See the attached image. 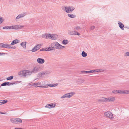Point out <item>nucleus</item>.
<instances>
[{
	"instance_id": "obj_1",
	"label": "nucleus",
	"mask_w": 129,
	"mask_h": 129,
	"mask_svg": "<svg viewBox=\"0 0 129 129\" xmlns=\"http://www.w3.org/2000/svg\"><path fill=\"white\" fill-rule=\"evenodd\" d=\"M32 72L29 70H24L21 71L18 73V75L21 77H26L28 75L31 74Z\"/></svg>"
},
{
	"instance_id": "obj_2",
	"label": "nucleus",
	"mask_w": 129,
	"mask_h": 129,
	"mask_svg": "<svg viewBox=\"0 0 129 129\" xmlns=\"http://www.w3.org/2000/svg\"><path fill=\"white\" fill-rule=\"evenodd\" d=\"M105 71L106 69H100L92 70L89 71H81V72L85 73H92L103 72Z\"/></svg>"
},
{
	"instance_id": "obj_3",
	"label": "nucleus",
	"mask_w": 129,
	"mask_h": 129,
	"mask_svg": "<svg viewBox=\"0 0 129 129\" xmlns=\"http://www.w3.org/2000/svg\"><path fill=\"white\" fill-rule=\"evenodd\" d=\"M10 121L12 123L15 124L21 123L22 122V119L19 118H11Z\"/></svg>"
},
{
	"instance_id": "obj_4",
	"label": "nucleus",
	"mask_w": 129,
	"mask_h": 129,
	"mask_svg": "<svg viewBox=\"0 0 129 129\" xmlns=\"http://www.w3.org/2000/svg\"><path fill=\"white\" fill-rule=\"evenodd\" d=\"M40 67L38 66L35 67L31 70L32 73H36L40 71Z\"/></svg>"
},
{
	"instance_id": "obj_5",
	"label": "nucleus",
	"mask_w": 129,
	"mask_h": 129,
	"mask_svg": "<svg viewBox=\"0 0 129 129\" xmlns=\"http://www.w3.org/2000/svg\"><path fill=\"white\" fill-rule=\"evenodd\" d=\"M41 45L42 44H41L37 45L32 49L31 50L33 52H35L37 51L40 48Z\"/></svg>"
},
{
	"instance_id": "obj_6",
	"label": "nucleus",
	"mask_w": 129,
	"mask_h": 129,
	"mask_svg": "<svg viewBox=\"0 0 129 129\" xmlns=\"http://www.w3.org/2000/svg\"><path fill=\"white\" fill-rule=\"evenodd\" d=\"M58 42H55L51 44V46L52 47L53 50L58 49Z\"/></svg>"
},
{
	"instance_id": "obj_7",
	"label": "nucleus",
	"mask_w": 129,
	"mask_h": 129,
	"mask_svg": "<svg viewBox=\"0 0 129 129\" xmlns=\"http://www.w3.org/2000/svg\"><path fill=\"white\" fill-rule=\"evenodd\" d=\"M49 39L52 40H56L57 39L58 36L56 35L49 34Z\"/></svg>"
},
{
	"instance_id": "obj_8",
	"label": "nucleus",
	"mask_w": 129,
	"mask_h": 129,
	"mask_svg": "<svg viewBox=\"0 0 129 129\" xmlns=\"http://www.w3.org/2000/svg\"><path fill=\"white\" fill-rule=\"evenodd\" d=\"M3 48H8L11 49H15L16 47L14 46L13 47H11L10 45L8 44H3Z\"/></svg>"
},
{
	"instance_id": "obj_9",
	"label": "nucleus",
	"mask_w": 129,
	"mask_h": 129,
	"mask_svg": "<svg viewBox=\"0 0 129 129\" xmlns=\"http://www.w3.org/2000/svg\"><path fill=\"white\" fill-rule=\"evenodd\" d=\"M106 101L109 102H114L115 99V98L113 96H110L106 98Z\"/></svg>"
},
{
	"instance_id": "obj_10",
	"label": "nucleus",
	"mask_w": 129,
	"mask_h": 129,
	"mask_svg": "<svg viewBox=\"0 0 129 129\" xmlns=\"http://www.w3.org/2000/svg\"><path fill=\"white\" fill-rule=\"evenodd\" d=\"M75 8L72 6H69L66 11V12L67 13H70L72 12L74 9Z\"/></svg>"
},
{
	"instance_id": "obj_11",
	"label": "nucleus",
	"mask_w": 129,
	"mask_h": 129,
	"mask_svg": "<svg viewBox=\"0 0 129 129\" xmlns=\"http://www.w3.org/2000/svg\"><path fill=\"white\" fill-rule=\"evenodd\" d=\"M55 104H53V103H51L49 104H47L45 106V107L47 108L50 109L53 108L55 107Z\"/></svg>"
},
{
	"instance_id": "obj_12",
	"label": "nucleus",
	"mask_w": 129,
	"mask_h": 129,
	"mask_svg": "<svg viewBox=\"0 0 129 129\" xmlns=\"http://www.w3.org/2000/svg\"><path fill=\"white\" fill-rule=\"evenodd\" d=\"M14 27V29H19L22 28L23 27H24V26L21 25H16L14 26H13Z\"/></svg>"
},
{
	"instance_id": "obj_13",
	"label": "nucleus",
	"mask_w": 129,
	"mask_h": 129,
	"mask_svg": "<svg viewBox=\"0 0 129 129\" xmlns=\"http://www.w3.org/2000/svg\"><path fill=\"white\" fill-rule=\"evenodd\" d=\"M37 60L38 62L40 64H43L45 62L44 59L40 58H38Z\"/></svg>"
},
{
	"instance_id": "obj_14",
	"label": "nucleus",
	"mask_w": 129,
	"mask_h": 129,
	"mask_svg": "<svg viewBox=\"0 0 129 129\" xmlns=\"http://www.w3.org/2000/svg\"><path fill=\"white\" fill-rule=\"evenodd\" d=\"M47 73L45 71H42L41 72L39 73L38 75V77L40 78L44 75L47 74Z\"/></svg>"
},
{
	"instance_id": "obj_15",
	"label": "nucleus",
	"mask_w": 129,
	"mask_h": 129,
	"mask_svg": "<svg viewBox=\"0 0 129 129\" xmlns=\"http://www.w3.org/2000/svg\"><path fill=\"white\" fill-rule=\"evenodd\" d=\"M118 23L119 25V26L121 29L122 30H124V29L123 28V27H124V25L120 21H119Z\"/></svg>"
},
{
	"instance_id": "obj_16",
	"label": "nucleus",
	"mask_w": 129,
	"mask_h": 129,
	"mask_svg": "<svg viewBox=\"0 0 129 129\" xmlns=\"http://www.w3.org/2000/svg\"><path fill=\"white\" fill-rule=\"evenodd\" d=\"M19 40L18 39H15L13 41L10 45H14L16 44L17 43H19Z\"/></svg>"
},
{
	"instance_id": "obj_17",
	"label": "nucleus",
	"mask_w": 129,
	"mask_h": 129,
	"mask_svg": "<svg viewBox=\"0 0 129 129\" xmlns=\"http://www.w3.org/2000/svg\"><path fill=\"white\" fill-rule=\"evenodd\" d=\"M25 13H23V14H19L16 17V19H19L21 17H22L25 16Z\"/></svg>"
},
{
	"instance_id": "obj_18",
	"label": "nucleus",
	"mask_w": 129,
	"mask_h": 129,
	"mask_svg": "<svg viewBox=\"0 0 129 129\" xmlns=\"http://www.w3.org/2000/svg\"><path fill=\"white\" fill-rule=\"evenodd\" d=\"M49 34H44L42 35V37L43 38L46 39H48L49 38Z\"/></svg>"
},
{
	"instance_id": "obj_19",
	"label": "nucleus",
	"mask_w": 129,
	"mask_h": 129,
	"mask_svg": "<svg viewBox=\"0 0 129 129\" xmlns=\"http://www.w3.org/2000/svg\"><path fill=\"white\" fill-rule=\"evenodd\" d=\"M106 99V98L104 97H103L101 99H99L98 101L99 102H107Z\"/></svg>"
},
{
	"instance_id": "obj_20",
	"label": "nucleus",
	"mask_w": 129,
	"mask_h": 129,
	"mask_svg": "<svg viewBox=\"0 0 129 129\" xmlns=\"http://www.w3.org/2000/svg\"><path fill=\"white\" fill-rule=\"evenodd\" d=\"M26 42H22L20 44V45L22 46L24 48H26Z\"/></svg>"
},
{
	"instance_id": "obj_21",
	"label": "nucleus",
	"mask_w": 129,
	"mask_h": 129,
	"mask_svg": "<svg viewBox=\"0 0 129 129\" xmlns=\"http://www.w3.org/2000/svg\"><path fill=\"white\" fill-rule=\"evenodd\" d=\"M84 80L83 79H78L77 81V83H82L83 82Z\"/></svg>"
},
{
	"instance_id": "obj_22",
	"label": "nucleus",
	"mask_w": 129,
	"mask_h": 129,
	"mask_svg": "<svg viewBox=\"0 0 129 129\" xmlns=\"http://www.w3.org/2000/svg\"><path fill=\"white\" fill-rule=\"evenodd\" d=\"M34 85H35V86L34 87H44V86H38V85H39L40 83H34Z\"/></svg>"
},
{
	"instance_id": "obj_23",
	"label": "nucleus",
	"mask_w": 129,
	"mask_h": 129,
	"mask_svg": "<svg viewBox=\"0 0 129 129\" xmlns=\"http://www.w3.org/2000/svg\"><path fill=\"white\" fill-rule=\"evenodd\" d=\"M9 82H5L2 83L1 85V86H5L6 85L9 86Z\"/></svg>"
},
{
	"instance_id": "obj_24",
	"label": "nucleus",
	"mask_w": 129,
	"mask_h": 129,
	"mask_svg": "<svg viewBox=\"0 0 129 129\" xmlns=\"http://www.w3.org/2000/svg\"><path fill=\"white\" fill-rule=\"evenodd\" d=\"M111 114V112L110 111H107L104 113L105 115L107 117L109 116V115Z\"/></svg>"
},
{
	"instance_id": "obj_25",
	"label": "nucleus",
	"mask_w": 129,
	"mask_h": 129,
	"mask_svg": "<svg viewBox=\"0 0 129 129\" xmlns=\"http://www.w3.org/2000/svg\"><path fill=\"white\" fill-rule=\"evenodd\" d=\"M62 43L63 44L66 45L68 43L69 41L67 40H63Z\"/></svg>"
},
{
	"instance_id": "obj_26",
	"label": "nucleus",
	"mask_w": 129,
	"mask_h": 129,
	"mask_svg": "<svg viewBox=\"0 0 129 129\" xmlns=\"http://www.w3.org/2000/svg\"><path fill=\"white\" fill-rule=\"evenodd\" d=\"M81 55L82 57H85L87 56V54L84 51H83L81 54Z\"/></svg>"
},
{
	"instance_id": "obj_27",
	"label": "nucleus",
	"mask_w": 129,
	"mask_h": 129,
	"mask_svg": "<svg viewBox=\"0 0 129 129\" xmlns=\"http://www.w3.org/2000/svg\"><path fill=\"white\" fill-rule=\"evenodd\" d=\"M68 16L71 18H74L76 17V16L73 14H68Z\"/></svg>"
},
{
	"instance_id": "obj_28",
	"label": "nucleus",
	"mask_w": 129,
	"mask_h": 129,
	"mask_svg": "<svg viewBox=\"0 0 129 129\" xmlns=\"http://www.w3.org/2000/svg\"><path fill=\"white\" fill-rule=\"evenodd\" d=\"M62 9V10L64 11H66V10L67 9L68 7H66L64 6H63L61 7Z\"/></svg>"
},
{
	"instance_id": "obj_29",
	"label": "nucleus",
	"mask_w": 129,
	"mask_h": 129,
	"mask_svg": "<svg viewBox=\"0 0 129 129\" xmlns=\"http://www.w3.org/2000/svg\"><path fill=\"white\" fill-rule=\"evenodd\" d=\"M81 28L79 26H77L75 27L74 28V30H78L79 29H81Z\"/></svg>"
},
{
	"instance_id": "obj_30",
	"label": "nucleus",
	"mask_w": 129,
	"mask_h": 129,
	"mask_svg": "<svg viewBox=\"0 0 129 129\" xmlns=\"http://www.w3.org/2000/svg\"><path fill=\"white\" fill-rule=\"evenodd\" d=\"M108 117L111 119H113V116L112 114L111 113V114L109 116H108Z\"/></svg>"
},
{
	"instance_id": "obj_31",
	"label": "nucleus",
	"mask_w": 129,
	"mask_h": 129,
	"mask_svg": "<svg viewBox=\"0 0 129 129\" xmlns=\"http://www.w3.org/2000/svg\"><path fill=\"white\" fill-rule=\"evenodd\" d=\"M13 78V76H11L7 78L6 79L7 80H11Z\"/></svg>"
},
{
	"instance_id": "obj_32",
	"label": "nucleus",
	"mask_w": 129,
	"mask_h": 129,
	"mask_svg": "<svg viewBox=\"0 0 129 129\" xmlns=\"http://www.w3.org/2000/svg\"><path fill=\"white\" fill-rule=\"evenodd\" d=\"M74 35H77L78 36L80 35V34L79 33L77 32L76 30H74Z\"/></svg>"
},
{
	"instance_id": "obj_33",
	"label": "nucleus",
	"mask_w": 129,
	"mask_h": 129,
	"mask_svg": "<svg viewBox=\"0 0 129 129\" xmlns=\"http://www.w3.org/2000/svg\"><path fill=\"white\" fill-rule=\"evenodd\" d=\"M123 93L124 94H129V90H124L123 91Z\"/></svg>"
},
{
	"instance_id": "obj_34",
	"label": "nucleus",
	"mask_w": 129,
	"mask_h": 129,
	"mask_svg": "<svg viewBox=\"0 0 129 129\" xmlns=\"http://www.w3.org/2000/svg\"><path fill=\"white\" fill-rule=\"evenodd\" d=\"M74 31H71L70 30H69L68 31V33L70 35H74Z\"/></svg>"
},
{
	"instance_id": "obj_35",
	"label": "nucleus",
	"mask_w": 129,
	"mask_h": 129,
	"mask_svg": "<svg viewBox=\"0 0 129 129\" xmlns=\"http://www.w3.org/2000/svg\"><path fill=\"white\" fill-rule=\"evenodd\" d=\"M1 101H2V104L7 103L8 102L7 100H1Z\"/></svg>"
},
{
	"instance_id": "obj_36",
	"label": "nucleus",
	"mask_w": 129,
	"mask_h": 129,
	"mask_svg": "<svg viewBox=\"0 0 129 129\" xmlns=\"http://www.w3.org/2000/svg\"><path fill=\"white\" fill-rule=\"evenodd\" d=\"M48 51L53 50V48L51 46V47H47Z\"/></svg>"
},
{
	"instance_id": "obj_37",
	"label": "nucleus",
	"mask_w": 129,
	"mask_h": 129,
	"mask_svg": "<svg viewBox=\"0 0 129 129\" xmlns=\"http://www.w3.org/2000/svg\"><path fill=\"white\" fill-rule=\"evenodd\" d=\"M118 90H113L112 92L114 93H118Z\"/></svg>"
},
{
	"instance_id": "obj_38",
	"label": "nucleus",
	"mask_w": 129,
	"mask_h": 129,
	"mask_svg": "<svg viewBox=\"0 0 129 129\" xmlns=\"http://www.w3.org/2000/svg\"><path fill=\"white\" fill-rule=\"evenodd\" d=\"M65 94L66 95V98L67 97V98H70L71 97V96H71V95H70L69 94V93H68L66 94Z\"/></svg>"
},
{
	"instance_id": "obj_39",
	"label": "nucleus",
	"mask_w": 129,
	"mask_h": 129,
	"mask_svg": "<svg viewBox=\"0 0 129 129\" xmlns=\"http://www.w3.org/2000/svg\"><path fill=\"white\" fill-rule=\"evenodd\" d=\"M8 29H14V27H13V26H8Z\"/></svg>"
},
{
	"instance_id": "obj_40",
	"label": "nucleus",
	"mask_w": 129,
	"mask_h": 129,
	"mask_svg": "<svg viewBox=\"0 0 129 129\" xmlns=\"http://www.w3.org/2000/svg\"><path fill=\"white\" fill-rule=\"evenodd\" d=\"M58 49H61V47L62 46L59 43H58Z\"/></svg>"
},
{
	"instance_id": "obj_41",
	"label": "nucleus",
	"mask_w": 129,
	"mask_h": 129,
	"mask_svg": "<svg viewBox=\"0 0 129 129\" xmlns=\"http://www.w3.org/2000/svg\"><path fill=\"white\" fill-rule=\"evenodd\" d=\"M124 56H129V52H128L125 53L124 54Z\"/></svg>"
},
{
	"instance_id": "obj_42",
	"label": "nucleus",
	"mask_w": 129,
	"mask_h": 129,
	"mask_svg": "<svg viewBox=\"0 0 129 129\" xmlns=\"http://www.w3.org/2000/svg\"><path fill=\"white\" fill-rule=\"evenodd\" d=\"M69 93V94L70 95H71L70 96L71 97L75 94V93L74 92H72Z\"/></svg>"
},
{
	"instance_id": "obj_43",
	"label": "nucleus",
	"mask_w": 129,
	"mask_h": 129,
	"mask_svg": "<svg viewBox=\"0 0 129 129\" xmlns=\"http://www.w3.org/2000/svg\"><path fill=\"white\" fill-rule=\"evenodd\" d=\"M8 26H6L3 27V29H8Z\"/></svg>"
},
{
	"instance_id": "obj_44",
	"label": "nucleus",
	"mask_w": 129,
	"mask_h": 129,
	"mask_svg": "<svg viewBox=\"0 0 129 129\" xmlns=\"http://www.w3.org/2000/svg\"><path fill=\"white\" fill-rule=\"evenodd\" d=\"M3 21V20L2 19V17H0V24L2 23Z\"/></svg>"
},
{
	"instance_id": "obj_45",
	"label": "nucleus",
	"mask_w": 129,
	"mask_h": 129,
	"mask_svg": "<svg viewBox=\"0 0 129 129\" xmlns=\"http://www.w3.org/2000/svg\"><path fill=\"white\" fill-rule=\"evenodd\" d=\"M118 90V93L120 94L123 93V91H122L121 90Z\"/></svg>"
},
{
	"instance_id": "obj_46",
	"label": "nucleus",
	"mask_w": 129,
	"mask_h": 129,
	"mask_svg": "<svg viewBox=\"0 0 129 129\" xmlns=\"http://www.w3.org/2000/svg\"><path fill=\"white\" fill-rule=\"evenodd\" d=\"M0 47L3 48V43L0 44Z\"/></svg>"
},
{
	"instance_id": "obj_47",
	"label": "nucleus",
	"mask_w": 129,
	"mask_h": 129,
	"mask_svg": "<svg viewBox=\"0 0 129 129\" xmlns=\"http://www.w3.org/2000/svg\"><path fill=\"white\" fill-rule=\"evenodd\" d=\"M47 85H48V86H50V87H53V84H48Z\"/></svg>"
},
{
	"instance_id": "obj_48",
	"label": "nucleus",
	"mask_w": 129,
	"mask_h": 129,
	"mask_svg": "<svg viewBox=\"0 0 129 129\" xmlns=\"http://www.w3.org/2000/svg\"><path fill=\"white\" fill-rule=\"evenodd\" d=\"M58 85L57 83L54 84H53L52 85L53 87H55L57 86Z\"/></svg>"
},
{
	"instance_id": "obj_49",
	"label": "nucleus",
	"mask_w": 129,
	"mask_h": 129,
	"mask_svg": "<svg viewBox=\"0 0 129 129\" xmlns=\"http://www.w3.org/2000/svg\"><path fill=\"white\" fill-rule=\"evenodd\" d=\"M95 28V27L94 26H92L90 28L92 30L94 29Z\"/></svg>"
},
{
	"instance_id": "obj_50",
	"label": "nucleus",
	"mask_w": 129,
	"mask_h": 129,
	"mask_svg": "<svg viewBox=\"0 0 129 129\" xmlns=\"http://www.w3.org/2000/svg\"><path fill=\"white\" fill-rule=\"evenodd\" d=\"M15 83H10L9 82V85H14V84H15Z\"/></svg>"
},
{
	"instance_id": "obj_51",
	"label": "nucleus",
	"mask_w": 129,
	"mask_h": 129,
	"mask_svg": "<svg viewBox=\"0 0 129 129\" xmlns=\"http://www.w3.org/2000/svg\"><path fill=\"white\" fill-rule=\"evenodd\" d=\"M44 51H48L47 48H44Z\"/></svg>"
},
{
	"instance_id": "obj_52",
	"label": "nucleus",
	"mask_w": 129,
	"mask_h": 129,
	"mask_svg": "<svg viewBox=\"0 0 129 129\" xmlns=\"http://www.w3.org/2000/svg\"><path fill=\"white\" fill-rule=\"evenodd\" d=\"M66 96L65 94H64V95H63L62 96H61V98H66Z\"/></svg>"
},
{
	"instance_id": "obj_53",
	"label": "nucleus",
	"mask_w": 129,
	"mask_h": 129,
	"mask_svg": "<svg viewBox=\"0 0 129 129\" xmlns=\"http://www.w3.org/2000/svg\"><path fill=\"white\" fill-rule=\"evenodd\" d=\"M5 54V53H2L1 52H0V56L1 55H2L3 54Z\"/></svg>"
},
{
	"instance_id": "obj_54",
	"label": "nucleus",
	"mask_w": 129,
	"mask_h": 129,
	"mask_svg": "<svg viewBox=\"0 0 129 129\" xmlns=\"http://www.w3.org/2000/svg\"><path fill=\"white\" fill-rule=\"evenodd\" d=\"M34 83H31L30 84V85H31V86H35V85H34V84H35Z\"/></svg>"
},
{
	"instance_id": "obj_55",
	"label": "nucleus",
	"mask_w": 129,
	"mask_h": 129,
	"mask_svg": "<svg viewBox=\"0 0 129 129\" xmlns=\"http://www.w3.org/2000/svg\"><path fill=\"white\" fill-rule=\"evenodd\" d=\"M44 51V48H42V49H41L40 50V51Z\"/></svg>"
},
{
	"instance_id": "obj_56",
	"label": "nucleus",
	"mask_w": 129,
	"mask_h": 129,
	"mask_svg": "<svg viewBox=\"0 0 129 129\" xmlns=\"http://www.w3.org/2000/svg\"><path fill=\"white\" fill-rule=\"evenodd\" d=\"M65 47L64 46H62L61 47V49H63V48H65Z\"/></svg>"
},
{
	"instance_id": "obj_57",
	"label": "nucleus",
	"mask_w": 129,
	"mask_h": 129,
	"mask_svg": "<svg viewBox=\"0 0 129 129\" xmlns=\"http://www.w3.org/2000/svg\"><path fill=\"white\" fill-rule=\"evenodd\" d=\"M2 101H1V100H0V105H1L2 104Z\"/></svg>"
},
{
	"instance_id": "obj_58",
	"label": "nucleus",
	"mask_w": 129,
	"mask_h": 129,
	"mask_svg": "<svg viewBox=\"0 0 129 129\" xmlns=\"http://www.w3.org/2000/svg\"><path fill=\"white\" fill-rule=\"evenodd\" d=\"M18 82H19L18 81H16L15 82H14L13 83H15V84H17V83Z\"/></svg>"
},
{
	"instance_id": "obj_59",
	"label": "nucleus",
	"mask_w": 129,
	"mask_h": 129,
	"mask_svg": "<svg viewBox=\"0 0 129 129\" xmlns=\"http://www.w3.org/2000/svg\"><path fill=\"white\" fill-rule=\"evenodd\" d=\"M20 128L19 127H17L15 128L14 129H20Z\"/></svg>"
},
{
	"instance_id": "obj_60",
	"label": "nucleus",
	"mask_w": 129,
	"mask_h": 129,
	"mask_svg": "<svg viewBox=\"0 0 129 129\" xmlns=\"http://www.w3.org/2000/svg\"><path fill=\"white\" fill-rule=\"evenodd\" d=\"M0 113L1 114H5L3 112H0Z\"/></svg>"
}]
</instances>
